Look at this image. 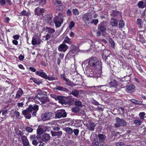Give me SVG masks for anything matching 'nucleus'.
<instances>
[{
	"label": "nucleus",
	"mask_w": 146,
	"mask_h": 146,
	"mask_svg": "<svg viewBox=\"0 0 146 146\" xmlns=\"http://www.w3.org/2000/svg\"><path fill=\"white\" fill-rule=\"evenodd\" d=\"M142 21L141 19H138L137 21V24L139 25V27L140 28L142 27L141 23Z\"/></svg>",
	"instance_id": "37998d69"
},
{
	"label": "nucleus",
	"mask_w": 146,
	"mask_h": 146,
	"mask_svg": "<svg viewBox=\"0 0 146 146\" xmlns=\"http://www.w3.org/2000/svg\"><path fill=\"white\" fill-rule=\"evenodd\" d=\"M72 94L76 97H78V91L77 90H73L72 92Z\"/></svg>",
	"instance_id": "c85d7f7f"
},
{
	"label": "nucleus",
	"mask_w": 146,
	"mask_h": 146,
	"mask_svg": "<svg viewBox=\"0 0 146 146\" xmlns=\"http://www.w3.org/2000/svg\"><path fill=\"white\" fill-rule=\"evenodd\" d=\"M64 130L68 134H70L73 132L72 130L70 127H67L64 129Z\"/></svg>",
	"instance_id": "473e14b6"
},
{
	"label": "nucleus",
	"mask_w": 146,
	"mask_h": 146,
	"mask_svg": "<svg viewBox=\"0 0 146 146\" xmlns=\"http://www.w3.org/2000/svg\"><path fill=\"white\" fill-rule=\"evenodd\" d=\"M51 133L53 136H57L58 137H59L62 135V133L61 131L58 132L52 131Z\"/></svg>",
	"instance_id": "4be33fe9"
},
{
	"label": "nucleus",
	"mask_w": 146,
	"mask_h": 146,
	"mask_svg": "<svg viewBox=\"0 0 146 146\" xmlns=\"http://www.w3.org/2000/svg\"><path fill=\"white\" fill-rule=\"evenodd\" d=\"M89 65L95 70H97L99 74L102 73V63L96 57H90L88 60Z\"/></svg>",
	"instance_id": "f257e3e1"
},
{
	"label": "nucleus",
	"mask_w": 146,
	"mask_h": 146,
	"mask_svg": "<svg viewBox=\"0 0 146 146\" xmlns=\"http://www.w3.org/2000/svg\"><path fill=\"white\" fill-rule=\"evenodd\" d=\"M45 10L44 9L38 7L35 8V15L37 16H40L42 13L44 12Z\"/></svg>",
	"instance_id": "f8f14e48"
},
{
	"label": "nucleus",
	"mask_w": 146,
	"mask_h": 146,
	"mask_svg": "<svg viewBox=\"0 0 146 146\" xmlns=\"http://www.w3.org/2000/svg\"><path fill=\"white\" fill-rule=\"evenodd\" d=\"M98 137L100 141L102 142L104 140V136L102 134H98Z\"/></svg>",
	"instance_id": "c9c22d12"
},
{
	"label": "nucleus",
	"mask_w": 146,
	"mask_h": 146,
	"mask_svg": "<svg viewBox=\"0 0 146 146\" xmlns=\"http://www.w3.org/2000/svg\"><path fill=\"white\" fill-rule=\"evenodd\" d=\"M5 4V0H0V4L1 5H3Z\"/></svg>",
	"instance_id": "0e129e2a"
},
{
	"label": "nucleus",
	"mask_w": 146,
	"mask_h": 146,
	"mask_svg": "<svg viewBox=\"0 0 146 146\" xmlns=\"http://www.w3.org/2000/svg\"><path fill=\"white\" fill-rule=\"evenodd\" d=\"M23 94V90L21 88H19L16 94L15 99L19 98Z\"/></svg>",
	"instance_id": "f3484780"
},
{
	"label": "nucleus",
	"mask_w": 146,
	"mask_h": 146,
	"mask_svg": "<svg viewBox=\"0 0 146 146\" xmlns=\"http://www.w3.org/2000/svg\"><path fill=\"white\" fill-rule=\"evenodd\" d=\"M58 49L60 51H64V41L63 42L62 44L58 46Z\"/></svg>",
	"instance_id": "cd10ccee"
},
{
	"label": "nucleus",
	"mask_w": 146,
	"mask_h": 146,
	"mask_svg": "<svg viewBox=\"0 0 146 146\" xmlns=\"http://www.w3.org/2000/svg\"><path fill=\"white\" fill-rule=\"evenodd\" d=\"M26 130L28 132L31 133L33 132V129L29 127H27L25 128Z\"/></svg>",
	"instance_id": "79ce46f5"
},
{
	"label": "nucleus",
	"mask_w": 146,
	"mask_h": 146,
	"mask_svg": "<svg viewBox=\"0 0 146 146\" xmlns=\"http://www.w3.org/2000/svg\"><path fill=\"white\" fill-rule=\"evenodd\" d=\"M98 71H97V70H95L94 71L87 70V73L88 74V76L90 77H99L101 74H99L98 73Z\"/></svg>",
	"instance_id": "0eeeda50"
},
{
	"label": "nucleus",
	"mask_w": 146,
	"mask_h": 146,
	"mask_svg": "<svg viewBox=\"0 0 146 146\" xmlns=\"http://www.w3.org/2000/svg\"><path fill=\"white\" fill-rule=\"evenodd\" d=\"M30 79L32 80L33 82L38 85H39L42 83V82L40 81L38 79H36L34 78H31Z\"/></svg>",
	"instance_id": "bb28decb"
},
{
	"label": "nucleus",
	"mask_w": 146,
	"mask_h": 146,
	"mask_svg": "<svg viewBox=\"0 0 146 146\" xmlns=\"http://www.w3.org/2000/svg\"><path fill=\"white\" fill-rule=\"evenodd\" d=\"M24 58V56L22 55H20L19 56V60L20 61L23 60Z\"/></svg>",
	"instance_id": "338daca9"
},
{
	"label": "nucleus",
	"mask_w": 146,
	"mask_h": 146,
	"mask_svg": "<svg viewBox=\"0 0 146 146\" xmlns=\"http://www.w3.org/2000/svg\"><path fill=\"white\" fill-rule=\"evenodd\" d=\"M35 3H36L39 4L42 3V5H43L46 3V0H35Z\"/></svg>",
	"instance_id": "72a5a7b5"
},
{
	"label": "nucleus",
	"mask_w": 146,
	"mask_h": 146,
	"mask_svg": "<svg viewBox=\"0 0 146 146\" xmlns=\"http://www.w3.org/2000/svg\"><path fill=\"white\" fill-rule=\"evenodd\" d=\"M92 16L89 13H86L82 16V19L87 25L90 24L91 22Z\"/></svg>",
	"instance_id": "20e7f679"
},
{
	"label": "nucleus",
	"mask_w": 146,
	"mask_h": 146,
	"mask_svg": "<svg viewBox=\"0 0 146 146\" xmlns=\"http://www.w3.org/2000/svg\"><path fill=\"white\" fill-rule=\"evenodd\" d=\"M36 135H31L30 136V138L31 140H34L36 139Z\"/></svg>",
	"instance_id": "69168bd1"
},
{
	"label": "nucleus",
	"mask_w": 146,
	"mask_h": 146,
	"mask_svg": "<svg viewBox=\"0 0 146 146\" xmlns=\"http://www.w3.org/2000/svg\"><path fill=\"white\" fill-rule=\"evenodd\" d=\"M46 79H47L49 80H55L54 77H49L47 76Z\"/></svg>",
	"instance_id": "6e6d98bb"
},
{
	"label": "nucleus",
	"mask_w": 146,
	"mask_h": 146,
	"mask_svg": "<svg viewBox=\"0 0 146 146\" xmlns=\"http://www.w3.org/2000/svg\"><path fill=\"white\" fill-rule=\"evenodd\" d=\"M79 108L77 107H75L72 109V111L76 112L78 111Z\"/></svg>",
	"instance_id": "bf43d9fd"
},
{
	"label": "nucleus",
	"mask_w": 146,
	"mask_h": 146,
	"mask_svg": "<svg viewBox=\"0 0 146 146\" xmlns=\"http://www.w3.org/2000/svg\"><path fill=\"white\" fill-rule=\"evenodd\" d=\"M32 143V144L35 146H37L38 144V142L35 139L33 140Z\"/></svg>",
	"instance_id": "052dcab7"
},
{
	"label": "nucleus",
	"mask_w": 146,
	"mask_h": 146,
	"mask_svg": "<svg viewBox=\"0 0 146 146\" xmlns=\"http://www.w3.org/2000/svg\"><path fill=\"white\" fill-rule=\"evenodd\" d=\"M129 72V73L126 76V77H128V79H130V76L131 74H132V71H131V69H128L127 72V73H128V72Z\"/></svg>",
	"instance_id": "8fccbe9b"
},
{
	"label": "nucleus",
	"mask_w": 146,
	"mask_h": 146,
	"mask_svg": "<svg viewBox=\"0 0 146 146\" xmlns=\"http://www.w3.org/2000/svg\"><path fill=\"white\" fill-rule=\"evenodd\" d=\"M45 21L46 22L49 24H51L52 23L51 17L48 15H46L45 17Z\"/></svg>",
	"instance_id": "aec40b11"
},
{
	"label": "nucleus",
	"mask_w": 146,
	"mask_h": 146,
	"mask_svg": "<svg viewBox=\"0 0 146 146\" xmlns=\"http://www.w3.org/2000/svg\"><path fill=\"white\" fill-rule=\"evenodd\" d=\"M54 5L57 7L61 6L62 4L61 1L58 0H54L53 1Z\"/></svg>",
	"instance_id": "393cba45"
},
{
	"label": "nucleus",
	"mask_w": 146,
	"mask_h": 146,
	"mask_svg": "<svg viewBox=\"0 0 146 146\" xmlns=\"http://www.w3.org/2000/svg\"><path fill=\"white\" fill-rule=\"evenodd\" d=\"M36 74L37 75L45 79L47 77V74L46 73L43 72V70L40 69V71H36Z\"/></svg>",
	"instance_id": "ddd939ff"
},
{
	"label": "nucleus",
	"mask_w": 146,
	"mask_h": 146,
	"mask_svg": "<svg viewBox=\"0 0 146 146\" xmlns=\"http://www.w3.org/2000/svg\"><path fill=\"white\" fill-rule=\"evenodd\" d=\"M134 123L137 125H139L141 124V121L138 120H135Z\"/></svg>",
	"instance_id": "864d4df0"
},
{
	"label": "nucleus",
	"mask_w": 146,
	"mask_h": 146,
	"mask_svg": "<svg viewBox=\"0 0 146 146\" xmlns=\"http://www.w3.org/2000/svg\"><path fill=\"white\" fill-rule=\"evenodd\" d=\"M96 125L92 121L89 123V124H87L86 125L88 129L91 131H94Z\"/></svg>",
	"instance_id": "2eb2a0df"
},
{
	"label": "nucleus",
	"mask_w": 146,
	"mask_h": 146,
	"mask_svg": "<svg viewBox=\"0 0 146 146\" xmlns=\"http://www.w3.org/2000/svg\"><path fill=\"white\" fill-rule=\"evenodd\" d=\"M38 137H41V139L45 143H47L48 141L50 139V136L49 134L47 133H45L42 135V137L40 136V135H37Z\"/></svg>",
	"instance_id": "9b49d317"
},
{
	"label": "nucleus",
	"mask_w": 146,
	"mask_h": 146,
	"mask_svg": "<svg viewBox=\"0 0 146 146\" xmlns=\"http://www.w3.org/2000/svg\"><path fill=\"white\" fill-rule=\"evenodd\" d=\"M56 89L58 90L62 91L63 90V88L60 86H57Z\"/></svg>",
	"instance_id": "680f3d73"
},
{
	"label": "nucleus",
	"mask_w": 146,
	"mask_h": 146,
	"mask_svg": "<svg viewBox=\"0 0 146 146\" xmlns=\"http://www.w3.org/2000/svg\"><path fill=\"white\" fill-rule=\"evenodd\" d=\"M64 83H65L68 86H70L71 85V82L67 79L64 77Z\"/></svg>",
	"instance_id": "a18cd8bd"
},
{
	"label": "nucleus",
	"mask_w": 146,
	"mask_h": 146,
	"mask_svg": "<svg viewBox=\"0 0 146 146\" xmlns=\"http://www.w3.org/2000/svg\"><path fill=\"white\" fill-rule=\"evenodd\" d=\"M21 15H23L24 16H28L29 15V13L25 10L21 12Z\"/></svg>",
	"instance_id": "f704fd0d"
},
{
	"label": "nucleus",
	"mask_w": 146,
	"mask_h": 146,
	"mask_svg": "<svg viewBox=\"0 0 146 146\" xmlns=\"http://www.w3.org/2000/svg\"><path fill=\"white\" fill-rule=\"evenodd\" d=\"M19 135L21 137V140L23 146H27L29 145V143L27 137L25 135H23L20 133Z\"/></svg>",
	"instance_id": "1a4fd4ad"
},
{
	"label": "nucleus",
	"mask_w": 146,
	"mask_h": 146,
	"mask_svg": "<svg viewBox=\"0 0 146 146\" xmlns=\"http://www.w3.org/2000/svg\"><path fill=\"white\" fill-rule=\"evenodd\" d=\"M98 28L102 32H105L106 30L105 27L102 24L99 25Z\"/></svg>",
	"instance_id": "5701e85b"
},
{
	"label": "nucleus",
	"mask_w": 146,
	"mask_h": 146,
	"mask_svg": "<svg viewBox=\"0 0 146 146\" xmlns=\"http://www.w3.org/2000/svg\"><path fill=\"white\" fill-rule=\"evenodd\" d=\"M134 85L131 84L128 86L126 88V91L129 93H132L133 92V90L135 88Z\"/></svg>",
	"instance_id": "4468645a"
},
{
	"label": "nucleus",
	"mask_w": 146,
	"mask_h": 146,
	"mask_svg": "<svg viewBox=\"0 0 146 146\" xmlns=\"http://www.w3.org/2000/svg\"><path fill=\"white\" fill-rule=\"evenodd\" d=\"M79 131L78 129H74L73 130L74 133L76 135H78Z\"/></svg>",
	"instance_id": "13d9d810"
},
{
	"label": "nucleus",
	"mask_w": 146,
	"mask_h": 146,
	"mask_svg": "<svg viewBox=\"0 0 146 146\" xmlns=\"http://www.w3.org/2000/svg\"><path fill=\"white\" fill-rule=\"evenodd\" d=\"M72 51L73 53H76L79 51V49L77 47L74 46H73Z\"/></svg>",
	"instance_id": "7c9ffc66"
},
{
	"label": "nucleus",
	"mask_w": 146,
	"mask_h": 146,
	"mask_svg": "<svg viewBox=\"0 0 146 146\" xmlns=\"http://www.w3.org/2000/svg\"><path fill=\"white\" fill-rule=\"evenodd\" d=\"M115 120L117 122L114 124V126L115 127H119L120 126L125 127L127 125L126 122L123 119L116 117Z\"/></svg>",
	"instance_id": "f03ea898"
},
{
	"label": "nucleus",
	"mask_w": 146,
	"mask_h": 146,
	"mask_svg": "<svg viewBox=\"0 0 146 146\" xmlns=\"http://www.w3.org/2000/svg\"><path fill=\"white\" fill-rule=\"evenodd\" d=\"M75 23L73 21H71L70 22L69 27V29H71L74 26Z\"/></svg>",
	"instance_id": "09e8293b"
},
{
	"label": "nucleus",
	"mask_w": 146,
	"mask_h": 146,
	"mask_svg": "<svg viewBox=\"0 0 146 146\" xmlns=\"http://www.w3.org/2000/svg\"><path fill=\"white\" fill-rule=\"evenodd\" d=\"M145 115V113L144 112H140L139 114V116L141 119H143L144 118Z\"/></svg>",
	"instance_id": "c03bdc74"
},
{
	"label": "nucleus",
	"mask_w": 146,
	"mask_h": 146,
	"mask_svg": "<svg viewBox=\"0 0 146 146\" xmlns=\"http://www.w3.org/2000/svg\"><path fill=\"white\" fill-rule=\"evenodd\" d=\"M75 105L77 106L82 107V105L81 102L80 100L76 101L75 103Z\"/></svg>",
	"instance_id": "c756f323"
},
{
	"label": "nucleus",
	"mask_w": 146,
	"mask_h": 146,
	"mask_svg": "<svg viewBox=\"0 0 146 146\" xmlns=\"http://www.w3.org/2000/svg\"><path fill=\"white\" fill-rule=\"evenodd\" d=\"M55 117L58 118L62 117H64V110H60L58 111L56 114Z\"/></svg>",
	"instance_id": "a211bd4d"
},
{
	"label": "nucleus",
	"mask_w": 146,
	"mask_h": 146,
	"mask_svg": "<svg viewBox=\"0 0 146 146\" xmlns=\"http://www.w3.org/2000/svg\"><path fill=\"white\" fill-rule=\"evenodd\" d=\"M52 115L51 112H47L41 115V118L43 121L48 120L50 119Z\"/></svg>",
	"instance_id": "6e6552de"
},
{
	"label": "nucleus",
	"mask_w": 146,
	"mask_h": 146,
	"mask_svg": "<svg viewBox=\"0 0 146 146\" xmlns=\"http://www.w3.org/2000/svg\"><path fill=\"white\" fill-rule=\"evenodd\" d=\"M53 21L55 24V26L56 27H60L61 24L63 23V19L58 17L56 16L54 18Z\"/></svg>",
	"instance_id": "423d86ee"
},
{
	"label": "nucleus",
	"mask_w": 146,
	"mask_h": 146,
	"mask_svg": "<svg viewBox=\"0 0 146 146\" xmlns=\"http://www.w3.org/2000/svg\"><path fill=\"white\" fill-rule=\"evenodd\" d=\"M28 110L32 112V114L33 116H35L36 115V113L38 110V105L35 104L33 105H30L27 108Z\"/></svg>",
	"instance_id": "7ed1b4c3"
},
{
	"label": "nucleus",
	"mask_w": 146,
	"mask_h": 146,
	"mask_svg": "<svg viewBox=\"0 0 146 146\" xmlns=\"http://www.w3.org/2000/svg\"><path fill=\"white\" fill-rule=\"evenodd\" d=\"M20 37V35H15L13 36V38L16 40H17L19 39V38Z\"/></svg>",
	"instance_id": "4d7b16f0"
},
{
	"label": "nucleus",
	"mask_w": 146,
	"mask_h": 146,
	"mask_svg": "<svg viewBox=\"0 0 146 146\" xmlns=\"http://www.w3.org/2000/svg\"><path fill=\"white\" fill-rule=\"evenodd\" d=\"M43 132V129L41 128H39L37 130V133L39 134H41Z\"/></svg>",
	"instance_id": "603ef678"
},
{
	"label": "nucleus",
	"mask_w": 146,
	"mask_h": 146,
	"mask_svg": "<svg viewBox=\"0 0 146 146\" xmlns=\"http://www.w3.org/2000/svg\"><path fill=\"white\" fill-rule=\"evenodd\" d=\"M131 101L135 104H138L140 103V102L138 100H135L134 99H132L131 100Z\"/></svg>",
	"instance_id": "de8ad7c7"
},
{
	"label": "nucleus",
	"mask_w": 146,
	"mask_h": 146,
	"mask_svg": "<svg viewBox=\"0 0 146 146\" xmlns=\"http://www.w3.org/2000/svg\"><path fill=\"white\" fill-rule=\"evenodd\" d=\"M64 105L68 104L69 105H71L72 102L71 100L64 97Z\"/></svg>",
	"instance_id": "a878e982"
},
{
	"label": "nucleus",
	"mask_w": 146,
	"mask_h": 146,
	"mask_svg": "<svg viewBox=\"0 0 146 146\" xmlns=\"http://www.w3.org/2000/svg\"><path fill=\"white\" fill-rule=\"evenodd\" d=\"M119 28H122L124 26V23L123 21L121 20L119 21Z\"/></svg>",
	"instance_id": "58836bf2"
},
{
	"label": "nucleus",
	"mask_w": 146,
	"mask_h": 146,
	"mask_svg": "<svg viewBox=\"0 0 146 146\" xmlns=\"http://www.w3.org/2000/svg\"><path fill=\"white\" fill-rule=\"evenodd\" d=\"M72 12L74 15H78L79 14V12L78 10L76 9H74L72 10Z\"/></svg>",
	"instance_id": "4c0bfd02"
},
{
	"label": "nucleus",
	"mask_w": 146,
	"mask_h": 146,
	"mask_svg": "<svg viewBox=\"0 0 146 146\" xmlns=\"http://www.w3.org/2000/svg\"><path fill=\"white\" fill-rule=\"evenodd\" d=\"M14 113L15 115V116L17 117H18L19 116V113L17 110H15Z\"/></svg>",
	"instance_id": "e2e57ef3"
},
{
	"label": "nucleus",
	"mask_w": 146,
	"mask_h": 146,
	"mask_svg": "<svg viewBox=\"0 0 146 146\" xmlns=\"http://www.w3.org/2000/svg\"><path fill=\"white\" fill-rule=\"evenodd\" d=\"M50 96L56 100H58L59 103L62 105L64 104V96H57L54 94H52Z\"/></svg>",
	"instance_id": "39448f33"
},
{
	"label": "nucleus",
	"mask_w": 146,
	"mask_h": 146,
	"mask_svg": "<svg viewBox=\"0 0 146 146\" xmlns=\"http://www.w3.org/2000/svg\"><path fill=\"white\" fill-rule=\"evenodd\" d=\"M39 100L42 102V104H44L49 101V99L47 98V96L44 94V96H41L39 99Z\"/></svg>",
	"instance_id": "dca6fc26"
},
{
	"label": "nucleus",
	"mask_w": 146,
	"mask_h": 146,
	"mask_svg": "<svg viewBox=\"0 0 146 146\" xmlns=\"http://www.w3.org/2000/svg\"><path fill=\"white\" fill-rule=\"evenodd\" d=\"M31 112L28 110L27 108L26 110H24L22 111V114L24 116V117L27 119H30L31 118Z\"/></svg>",
	"instance_id": "9d476101"
},
{
	"label": "nucleus",
	"mask_w": 146,
	"mask_h": 146,
	"mask_svg": "<svg viewBox=\"0 0 146 146\" xmlns=\"http://www.w3.org/2000/svg\"><path fill=\"white\" fill-rule=\"evenodd\" d=\"M101 35V32L99 31H97L96 35L97 36L100 37Z\"/></svg>",
	"instance_id": "774afa93"
},
{
	"label": "nucleus",
	"mask_w": 146,
	"mask_h": 146,
	"mask_svg": "<svg viewBox=\"0 0 146 146\" xmlns=\"http://www.w3.org/2000/svg\"><path fill=\"white\" fill-rule=\"evenodd\" d=\"M48 32L50 33H53L55 32V30L50 27H48Z\"/></svg>",
	"instance_id": "49530a36"
},
{
	"label": "nucleus",
	"mask_w": 146,
	"mask_h": 146,
	"mask_svg": "<svg viewBox=\"0 0 146 146\" xmlns=\"http://www.w3.org/2000/svg\"><path fill=\"white\" fill-rule=\"evenodd\" d=\"M137 5L140 8H143L145 7V5H144L143 2L142 1H139Z\"/></svg>",
	"instance_id": "2f4dec72"
},
{
	"label": "nucleus",
	"mask_w": 146,
	"mask_h": 146,
	"mask_svg": "<svg viewBox=\"0 0 146 146\" xmlns=\"http://www.w3.org/2000/svg\"><path fill=\"white\" fill-rule=\"evenodd\" d=\"M100 90L105 91L107 90L108 87L106 85H101L96 86Z\"/></svg>",
	"instance_id": "412c9836"
},
{
	"label": "nucleus",
	"mask_w": 146,
	"mask_h": 146,
	"mask_svg": "<svg viewBox=\"0 0 146 146\" xmlns=\"http://www.w3.org/2000/svg\"><path fill=\"white\" fill-rule=\"evenodd\" d=\"M44 96V94H42V93H38V94H37V95L36 96V97H35V99L36 100H37V99H39L40 98L41 96Z\"/></svg>",
	"instance_id": "a19ab883"
},
{
	"label": "nucleus",
	"mask_w": 146,
	"mask_h": 146,
	"mask_svg": "<svg viewBox=\"0 0 146 146\" xmlns=\"http://www.w3.org/2000/svg\"><path fill=\"white\" fill-rule=\"evenodd\" d=\"M91 21L90 22V23H94L95 25H97V24L98 23V19H92V18L91 20Z\"/></svg>",
	"instance_id": "ea45409f"
},
{
	"label": "nucleus",
	"mask_w": 146,
	"mask_h": 146,
	"mask_svg": "<svg viewBox=\"0 0 146 146\" xmlns=\"http://www.w3.org/2000/svg\"><path fill=\"white\" fill-rule=\"evenodd\" d=\"M37 41L35 38H33L32 40V44L33 45H35L37 44Z\"/></svg>",
	"instance_id": "5fc2aeb1"
},
{
	"label": "nucleus",
	"mask_w": 146,
	"mask_h": 146,
	"mask_svg": "<svg viewBox=\"0 0 146 146\" xmlns=\"http://www.w3.org/2000/svg\"><path fill=\"white\" fill-rule=\"evenodd\" d=\"M65 42L69 44H71V41L70 40V39L68 37H66L64 39V42Z\"/></svg>",
	"instance_id": "e433bc0d"
},
{
	"label": "nucleus",
	"mask_w": 146,
	"mask_h": 146,
	"mask_svg": "<svg viewBox=\"0 0 146 146\" xmlns=\"http://www.w3.org/2000/svg\"><path fill=\"white\" fill-rule=\"evenodd\" d=\"M116 144L117 146H125V144L123 142H117Z\"/></svg>",
	"instance_id": "3c124183"
},
{
	"label": "nucleus",
	"mask_w": 146,
	"mask_h": 146,
	"mask_svg": "<svg viewBox=\"0 0 146 146\" xmlns=\"http://www.w3.org/2000/svg\"><path fill=\"white\" fill-rule=\"evenodd\" d=\"M117 82L116 80H113L111 81L110 83V86H111L110 88L112 87H115L117 85Z\"/></svg>",
	"instance_id": "b1692460"
},
{
	"label": "nucleus",
	"mask_w": 146,
	"mask_h": 146,
	"mask_svg": "<svg viewBox=\"0 0 146 146\" xmlns=\"http://www.w3.org/2000/svg\"><path fill=\"white\" fill-rule=\"evenodd\" d=\"M117 20L116 19L112 18L111 19L110 24L113 27L116 26L117 25Z\"/></svg>",
	"instance_id": "6ab92c4d"
}]
</instances>
